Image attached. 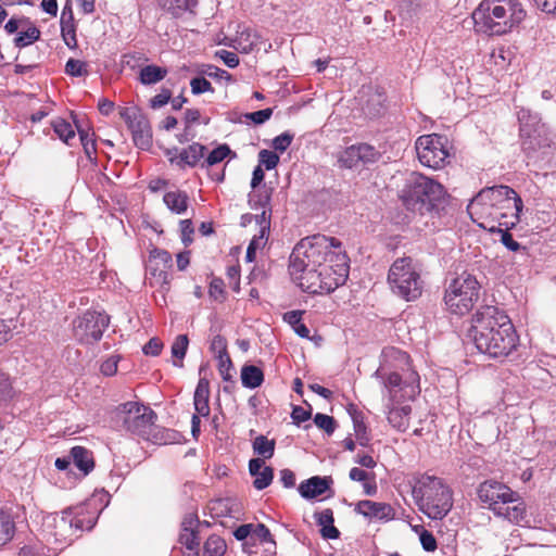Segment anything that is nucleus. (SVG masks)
I'll list each match as a JSON object with an SVG mask.
<instances>
[{
    "label": "nucleus",
    "mask_w": 556,
    "mask_h": 556,
    "mask_svg": "<svg viewBox=\"0 0 556 556\" xmlns=\"http://www.w3.org/2000/svg\"><path fill=\"white\" fill-rule=\"evenodd\" d=\"M349 257L334 237L314 235L300 240L290 255L292 280L312 294L330 293L349 277Z\"/></svg>",
    "instance_id": "nucleus-1"
},
{
    "label": "nucleus",
    "mask_w": 556,
    "mask_h": 556,
    "mask_svg": "<svg viewBox=\"0 0 556 556\" xmlns=\"http://www.w3.org/2000/svg\"><path fill=\"white\" fill-rule=\"evenodd\" d=\"M469 337L476 348L492 358H505L517 350L519 336L508 315L485 305L472 315Z\"/></svg>",
    "instance_id": "nucleus-2"
},
{
    "label": "nucleus",
    "mask_w": 556,
    "mask_h": 556,
    "mask_svg": "<svg viewBox=\"0 0 556 556\" xmlns=\"http://www.w3.org/2000/svg\"><path fill=\"white\" fill-rule=\"evenodd\" d=\"M522 208L519 194L504 185L482 189L467 206L472 222L490 232L515 227Z\"/></svg>",
    "instance_id": "nucleus-3"
},
{
    "label": "nucleus",
    "mask_w": 556,
    "mask_h": 556,
    "mask_svg": "<svg viewBox=\"0 0 556 556\" xmlns=\"http://www.w3.org/2000/svg\"><path fill=\"white\" fill-rule=\"evenodd\" d=\"M527 17L519 0H482L472 13L476 26L491 36L511 33Z\"/></svg>",
    "instance_id": "nucleus-4"
},
{
    "label": "nucleus",
    "mask_w": 556,
    "mask_h": 556,
    "mask_svg": "<svg viewBox=\"0 0 556 556\" xmlns=\"http://www.w3.org/2000/svg\"><path fill=\"white\" fill-rule=\"evenodd\" d=\"M444 195L445 190L440 182L424 174L413 172L406 179L399 197L408 211L424 215L432 212Z\"/></svg>",
    "instance_id": "nucleus-5"
},
{
    "label": "nucleus",
    "mask_w": 556,
    "mask_h": 556,
    "mask_svg": "<svg viewBox=\"0 0 556 556\" xmlns=\"http://www.w3.org/2000/svg\"><path fill=\"white\" fill-rule=\"evenodd\" d=\"M420 510L431 519H442L452 508V492L441 478L424 475L414 489Z\"/></svg>",
    "instance_id": "nucleus-6"
},
{
    "label": "nucleus",
    "mask_w": 556,
    "mask_h": 556,
    "mask_svg": "<svg viewBox=\"0 0 556 556\" xmlns=\"http://www.w3.org/2000/svg\"><path fill=\"white\" fill-rule=\"evenodd\" d=\"M387 281L393 294L404 301H415L422 294L421 270L409 256L396 258L391 264Z\"/></svg>",
    "instance_id": "nucleus-7"
},
{
    "label": "nucleus",
    "mask_w": 556,
    "mask_h": 556,
    "mask_svg": "<svg viewBox=\"0 0 556 556\" xmlns=\"http://www.w3.org/2000/svg\"><path fill=\"white\" fill-rule=\"evenodd\" d=\"M481 283L477 277L468 271H463L455 277L444 292L446 309L455 315L468 314L480 299Z\"/></svg>",
    "instance_id": "nucleus-8"
},
{
    "label": "nucleus",
    "mask_w": 556,
    "mask_h": 556,
    "mask_svg": "<svg viewBox=\"0 0 556 556\" xmlns=\"http://www.w3.org/2000/svg\"><path fill=\"white\" fill-rule=\"evenodd\" d=\"M376 376L382 379L383 388L391 404L414 400L420 392L419 375L416 370L386 371L378 369Z\"/></svg>",
    "instance_id": "nucleus-9"
},
{
    "label": "nucleus",
    "mask_w": 556,
    "mask_h": 556,
    "mask_svg": "<svg viewBox=\"0 0 556 556\" xmlns=\"http://www.w3.org/2000/svg\"><path fill=\"white\" fill-rule=\"evenodd\" d=\"M417 157L421 165L441 169L450 164L451 146L446 136L428 134L419 136L415 142Z\"/></svg>",
    "instance_id": "nucleus-10"
},
{
    "label": "nucleus",
    "mask_w": 556,
    "mask_h": 556,
    "mask_svg": "<svg viewBox=\"0 0 556 556\" xmlns=\"http://www.w3.org/2000/svg\"><path fill=\"white\" fill-rule=\"evenodd\" d=\"M116 416L126 431L142 438L150 434L157 419L156 413L151 407L136 401L118 405Z\"/></svg>",
    "instance_id": "nucleus-11"
},
{
    "label": "nucleus",
    "mask_w": 556,
    "mask_h": 556,
    "mask_svg": "<svg viewBox=\"0 0 556 556\" xmlns=\"http://www.w3.org/2000/svg\"><path fill=\"white\" fill-rule=\"evenodd\" d=\"M110 325V317L97 311H86L73 320V333L81 344H93L101 340Z\"/></svg>",
    "instance_id": "nucleus-12"
},
{
    "label": "nucleus",
    "mask_w": 556,
    "mask_h": 556,
    "mask_svg": "<svg viewBox=\"0 0 556 556\" xmlns=\"http://www.w3.org/2000/svg\"><path fill=\"white\" fill-rule=\"evenodd\" d=\"M173 268L172 255L162 249H153L150 252L146 270L151 287H160L167 291L170 285V269Z\"/></svg>",
    "instance_id": "nucleus-13"
},
{
    "label": "nucleus",
    "mask_w": 556,
    "mask_h": 556,
    "mask_svg": "<svg viewBox=\"0 0 556 556\" xmlns=\"http://www.w3.org/2000/svg\"><path fill=\"white\" fill-rule=\"evenodd\" d=\"M121 118L131 131L134 143L147 150L152 144V129L149 119L136 106H125L119 110Z\"/></svg>",
    "instance_id": "nucleus-14"
},
{
    "label": "nucleus",
    "mask_w": 556,
    "mask_h": 556,
    "mask_svg": "<svg viewBox=\"0 0 556 556\" xmlns=\"http://www.w3.org/2000/svg\"><path fill=\"white\" fill-rule=\"evenodd\" d=\"M381 153L371 144L362 142L346 147L338 153L337 161L341 168L352 169L361 165L379 161Z\"/></svg>",
    "instance_id": "nucleus-15"
},
{
    "label": "nucleus",
    "mask_w": 556,
    "mask_h": 556,
    "mask_svg": "<svg viewBox=\"0 0 556 556\" xmlns=\"http://www.w3.org/2000/svg\"><path fill=\"white\" fill-rule=\"evenodd\" d=\"M477 494L481 503L494 514L495 511H500L502 503L505 502L508 496H515V491L500 481L485 480L480 483Z\"/></svg>",
    "instance_id": "nucleus-16"
},
{
    "label": "nucleus",
    "mask_w": 556,
    "mask_h": 556,
    "mask_svg": "<svg viewBox=\"0 0 556 556\" xmlns=\"http://www.w3.org/2000/svg\"><path fill=\"white\" fill-rule=\"evenodd\" d=\"M71 510L52 514L45 518L43 530L55 543L66 544L73 541Z\"/></svg>",
    "instance_id": "nucleus-17"
},
{
    "label": "nucleus",
    "mask_w": 556,
    "mask_h": 556,
    "mask_svg": "<svg viewBox=\"0 0 556 556\" xmlns=\"http://www.w3.org/2000/svg\"><path fill=\"white\" fill-rule=\"evenodd\" d=\"M206 151L207 149L205 146L199 142H193L179 152L177 149L167 150L166 156L172 165H175L180 169H185L186 167L193 168L198 165L201 166Z\"/></svg>",
    "instance_id": "nucleus-18"
},
{
    "label": "nucleus",
    "mask_w": 556,
    "mask_h": 556,
    "mask_svg": "<svg viewBox=\"0 0 556 556\" xmlns=\"http://www.w3.org/2000/svg\"><path fill=\"white\" fill-rule=\"evenodd\" d=\"M494 516L508 521L511 525L522 526L527 522V506L522 497L515 491V496H508L502 503L500 511H495Z\"/></svg>",
    "instance_id": "nucleus-19"
},
{
    "label": "nucleus",
    "mask_w": 556,
    "mask_h": 556,
    "mask_svg": "<svg viewBox=\"0 0 556 556\" xmlns=\"http://www.w3.org/2000/svg\"><path fill=\"white\" fill-rule=\"evenodd\" d=\"M355 511L370 520H391L395 515L394 509L390 504L369 500L359 501L355 506Z\"/></svg>",
    "instance_id": "nucleus-20"
},
{
    "label": "nucleus",
    "mask_w": 556,
    "mask_h": 556,
    "mask_svg": "<svg viewBox=\"0 0 556 556\" xmlns=\"http://www.w3.org/2000/svg\"><path fill=\"white\" fill-rule=\"evenodd\" d=\"M249 472L251 476L255 477L253 486L256 490H264L273 482L274 469L269 466H265V462L261 457L250 459Z\"/></svg>",
    "instance_id": "nucleus-21"
},
{
    "label": "nucleus",
    "mask_w": 556,
    "mask_h": 556,
    "mask_svg": "<svg viewBox=\"0 0 556 556\" xmlns=\"http://www.w3.org/2000/svg\"><path fill=\"white\" fill-rule=\"evenodd\" d=\"M61 36L70 49L77 48L76 24L72 5L66 3L61 13Z\"/></svg>",
    "instance_id": "nucleus-22"
},
{
    "label": "nucleus",
    "mask_w": 556,
    "mask_h": 556,
    "mask_svg": "<svg viewBox=\"0 0 556 556\" xmlns=\"http://www.w3.org/2000/svg\"><path fill=\"white\" fill-rule=\"evenodd\" d=\"M267 40L255 30L244 29L238 33L233 40V48L241 53H250L260 50L261 46H265Z\"/></svg>",
    "instance_id": "nucleus-23"
},
{
    "label": "nucleus",
    "mask_w": 556,
    "mask_h": 556,
    "mask_svg": "<svg viewBox=\"0 0 556 556\" xmlns=\"http://www.w3.org/2000/svg\"><path fill=\"white\" fill-rule=\"evenodd\" d=\"M210 381L202 377L199 379L194 396L193 404L194 409L200 416H207L210 414Z\"/></svg>",
    "instance_id": "nucleus-24"
},
{
    "label": "nucleus",
    "mask_w": 556,
    "mask_h": 556,
    "mask_svg": "<svg viewBox=\"0 0 556 556\" xmlns=\"http://www.w3.org/2000/svg\"><path fill=\"white\" fill-rule=\"evenodd\" d=\"M382 356L384 362L390 364L395 369H400L401 371L414 370L410 366V356L397 348H384L382 351Z\"/></svg>",
    "instance_id": "nucleus-25"
},
{
    "label": "nucleus",
    "mask_w": 556,
    "mask_h": 556,
    "mask_svg": "<svg viewBox=\"0 0 556 556\" xmlns=\"http://www.w3.org/2000/svg\"><path fill=\"white\" fill-rule=\"evenodd\" d=\"M163 202L172 213L181 215L188 210L189 197L182 190L168 191L163 195Z\"/></svg>",
    "instance_id": "nucleus-26"
},
{
    "label": "nucleus",
    "mask_w": 556,
    "mask_h": 556,
    "mask_svg": "<svg viewBox=\"0 0 556 556\" xmlns=\"http://www.w3.org/2000/svg\"><path fill=\"white\" fill-rule=\"evenodd\" d=\"M316 521L320 526V534L324 539L336 540L340 536V531L334 527L333 511L326 508L315 514Z\"/></svg>",
    "instance_id": "nucleus-27"
},
{
    "label": "nucleus",
    "mask_w": 556,
    "mask_h": 556,
    "mask_svg": "<svg viewBox=\"0 0 556 556\" xmlns=\"http://www.w3.org/2000/svg\"><path fill=\"white\" fill-rule=\"evenodd\" d=\"M156 3L173 17H180L186 12H192L198 0H156Z\"/></svg>",
    "instance_id": "nucleus-28"
},
{
    "label": "nucleus",
    "mask_w": 556,
    "mask_h": 556,
    "mask_svg": "<svg viewBox=\"0 0 556 556\" xmlns=\"http://www.w3.org/2000/svg\"><path fill=\"white\" fill-rule=\"evenodd\" d=\"M328 488V481L325 478L315 476L302 482L299 485V492L305 498H314L324 494Z\"/></svg>",
    "instance_id": "nucleus-29"
},
{
    "label": "nucleus",
    "mask_w": 556,
    "mask_h": 556,
    "mask_svg": "<svg viewBox=\"0 0 556 556\" xmlns=\"http://www.w3.org/2000/svg\"><path fill=\"white\" fill-rule=\"evenodd\" d=\"M389 407L388 420L390 425L399 431H405L409 426V415L412 413V407L409 405H404L401 407L394 406Z\"/></svg>",
    "instance_id": "nucleus-30"
},
{
    "label": "nucleus",
    "mask_w": 556,
    "mask_h": 556,
    "mask_svg": "<svg viewBox=\"0 0 556 556\" xmlns=\"http://www.w3.org/2000/svg\"><path fill=\"white\" fill-rule=\"evenodd\" d=\"M349 477L353 481L363 483L364 493L366 495L372 496L377 493L378 486L375 480V473H369L364 469L353 467L349 472Z\"/></svg>",
    "instance_id": "nucleus-31"
},
{
    "label": "nucleus",
    "mask_w": 556,
    "mask_h": 556,
    "mask_svg": "<svg viewBox=\"0 0 556 556\" xmlns=\"http://www.w3.org/2000/svg\"><path fill=\"white\" fill-rule=\"evenodd\" d=\"M71 456L78 469L85 473L90 472L94 467L92 453L84 446H74L71 450Z\"/></svg>",
    "instance_id": "nucleus-32"
},
{
    "label": "nucleus",
    "mask_w": 556,
    "mask_h": 556,
    "mask_svg": "<svg viewBox=\"0 0 556 556\" xmlns=\"http://www.w3.org/2000/svg\"><path fill=\"white\" fill-rule=\"evenodd\" d=\"M40 29L28 21L22 30L14 38V45L17 48H25L40 39Z\"/></svg>",
    "instance_id": "nucleus-33"
},
{
    "label": "nucleus",
    "mask_w": 556,
    "mask_h": 556,
    "mask_svg": "<svg viewBox=\"0 0 556 556\" xmlns=\"http://www.w3.org/2000/svg\"><path fill=\"white\" fill-rule=\"evenodd\" d=\"M255 217L256 220L260 223V231L252 238L249 247L257 251L263 249L268 241L270 223L266 218V211H263L260 215H256Z\"/></svg>",
    "instance_id": "nucleus-34"
},
{
    "label": "nucleus",
    "mask_w": 556,
    "mask_h": 556,
    "mask_svg": "<svg viewBox=\"0 0 556 556\" xmlns=\"http://www.w3.org/2000/svg\"><path fill=\"white\" fill-rule=\"evenodd\" d=\"M241 381L245 388H258L264 381V372L257 366L244 365L241 369Z\"/></svg>",
    "instance_id": "nucleus-35"
},
{
    "label": "nucleus",
    "mask_w": 556,
    "mask_h": 556,
    "mask_svg": "<svg viewBox=\"0 0 556 556\" xmlns=\"http://www.w3.org/2000/svg\"><path fill=\"white\" fill-rule=\"evenodd\" d=\"M15 533V522L10 510L0 508V545L11 541Z\"/></svg>",
    "instance_id": "nucleus-36"
},
{
    "label": "nucleus",
    "mask_w": 556,
    "mask_h": 556,
    "mask_svg": "<svg viewBox=\"0 0 556 556\" xmlns=\"http://www.w3.org/2000/svg\"><path fill=\"white\" fill-rule=\"evenodd\" d=\"M167 75V70L157 65H146L139 72V80L143 85H153L163 80Z\"/></svg>",
    "instance_id": "nucleus-37"
},
{
    "label": "nucleus",
    "mask_w": 556,
    "mask_h": 556,
    "mask_svg": "<svg viewBox=\"0 0 556 556\" xmlns=\"http://www.w3.org/2000/svg\"><path fill=\"white\" fill-rule=\"evenodd\" d=\"M51 126L55 135L67 146H72V141L76 137L74 127L70 122L62 117H58L51 122Z\"/></svg>",
    "instance_id": "nucleus-38"
},
{
    "label": "nucleus",
    "mask_w": 556,
    "mask_h": 556,
    "mask_svg": "<svg viewBox=\"0 0 556 556\" xmlns=\"http://www.w3.org/2000/svg\"><path fill=\"white\" fill-rule=\"evenodd\" d=\"M276 441L268 439L265 435H257L252 443L254 454L258 455L262 459H269L274 456Z\"/></svg>",
    "instance_id": "nucleus-39"
},
{
    "label": "nucleus",
    "mask_w": 556,
    "mask_h": 556,
    "mask_svg": "<svg viewBox=\"0 0 556 556\" xmlns=\"http://www.w3.org/2000/svg\"><path fill=\"white\" fill-rule=\"evenodd\" d=\"M304 311H289L283 314V320L288 323L293 331L301 338L309 337V329L302 323Z\"/></svg>",
    "instance_id": "nucleus-40"
},
{
    "label": "nucleus",
    "mask_w": 556,
    "mask_h": 556,
    "mask_svg": "<svg viewBox=\"0 0 556 556\" xmlns=\"http://www.w3.org/2000/svg\"><path fill=\"white\" fill-rule=\"evenodd\" d=\"M189 345V339L187 334H179L175 338L170 351L172 355L175 358L173 364L176 367H182L184 366V358L186 356L187 350Z\"/></svg>",
    "instance_id": "nucleus-41"
},
{
    "label": "nucleus",
    "mask_w": 556,
    "mask_h": 556,
    "mask_svg": "<svg viewBox=\"0 0 556 556\" xmlns=\"http://www.w3.org/2000/svg\"><path fill=\"white\" fill-rule=\"evenodd\" d=\"M232 153L228 144L223 143L212 150L206 157L203 159L201 167H212L216 164L222 163L227 156Z\"/></svg>",
    "instance_id": "nucleus-42"
},
{
    "label": "nucleus",
    "mask_w": 556,
    "mask_h": 556,
    "mask_svg": "<svg viewBox=\"0 0 556 556\" xmlns=\"http://www.w3.org/2000/svg\"><path fill=\"white\" fill-rule=\"evenodd\" d=\"M227 545L224 539L218 535H211L204 543V555L206 556H223L226 552Z\"/></svg>",
    "instance_id": "nucleus-43"
},
{
    "label": "nucleus",
    "mask_w": 556,
    "mask_h": 556,
    "mask_svg": "<svg viewBox=\"0 0 556 556\" xmlns=\"http://www.w3.org/2000/svg\"><path fill=\"white\" fill-rule=\"evenodd\" d=\"M179 542L186 549H199L200 539L198 532L185 527L179 535Z\"/></svg>",
    "instance_id": "nucleus-44"
},
{
    "label": "nucleus",
    "mask_w": 556,
    "mask_h": 556,
    "mask_svg": "<svg viewBox=\"0 0 556 556\" xmlns=\"http://www.w3.org/2000/svg\"><path fill=\"white\" fill-rule=\"evenodd\" d=\"M210 296L219 303H223L226 300V291L225 283L220 278H213L210 282L208 287Z\"/></svg>",
    "instance_id": "nucleus-45"
},
{
    "label": "nucleus",
    "mask_w": 556,
    "mask_h": 556,
    "mask_svg": "<svg viewBox=\"0 0 556 556\" xmlns=\"http://www.w3.org/2000/svg\"><path fill=\"white\" fill-rule=\"evenodd\" d=\"M227 346L228 345H227L226 338L222 334H216L213 337V339L211 341L210 350L212 353L215 354L216 358L218 359V358L229 356Z\"/></svg>",
    "instance_id": "nucleus-46"
},
{
    "label": "nucleus",
    "mask_w": 556,
    "mask_h": 556,
    "mask_svg": "<svg viewBox=\"0 0 556 556\" xmlns=\"http://www.w3.org/2000/svg\"><path fill=\"white\" fill-rule=\"evenodd\" d=\"M314 424L323 429L327 434H332L336 430V420L333 417L317 413L314 417Z\"/></svg>",
    "instance_id": "nucleus-47"
},
{
    "label": "nucleus",
    "mask_w": 556,
    "mask_h": 556,
    "mask_svg": "<svg viewBox=\"0 0 556 556\" xmlns=\"http://www.w3.org/2000/svg\"><path fill=\"white\" fill-rule=\"evenodd\" d=\"M65 73L73 77L87 74V64L83 61L70 59L65 64Z\"/></svg>",
    "instance_id": "nucleus-48"
},
{
    "label": "nucleus",
    "mask_w": 556,
    "mask_h": 556,
    "mask_svg": "<svg viewBox=\"0 0 556 556\" xmlns=\"http://www.w3.org/2000/svg\"><path fill=\"white\" fill-rule=\"evenodd\" d=\"M76 127H77V131L79 135V139L84 147V150H85L86 154L90 157L91 154L96 153V151H97L96 141L92 138L93 134L89 135V132L87 130L79 128V126H76Z\"/></svg>",
    "instance_id": "nucleus-49"
},
{
    "label": "nucleus",
    "mask_w": 556,
    "mask_h": 556,
    "mask_svg": "<svg viewBox=\"0 0 556 556\" xmlns=\"http://www.w3.org/2000/svg\"><path fill=\"white\" fill-rule=\"evenodd\" d=\"M258 161L267 170H270L278 165L279 156L275 152L264 149L258 153Z\"/></svg>",
    "instance_id": "nucleus-50"
},
{
    "label": "nucleus",
    "mask_w": 556,
    "mask_h": 556,
    "mask_svg": "<svg viewBox=\"0 0 556 556\" xmlns=\"http://www.w3.org/2000/svg\"><path fill=\"white\" fill-rule=\"evenodd\" d=\"M217 361H218L217 368H218V372H219L222 379L224 381H231L233 365H232L230 356L218 358Z\"/></svg>",
    "instance_id": "nucleus-51"
},
{
    "label": "nucleus",
    "mask_w": 556,
    "mask_h": 556,
    "mask_svg": "<svg viewBox=\"0 0 556 556\" xmlns=\"http://www.w3.org/2000/svg\"><path fill=\"white\" fill-rule=\"evenodd\" d=\"M273 112H274L273 109L267 108V109L255 111L252 113H247L244 115V117H245V119L251 121L255 125H261V124H264L265 122H267L271 117Z\"/></svg>",
    "instance_id": "nucleus-52"
},
{
    "label": "nucleus",
    "mask_w": 556,
    "mask_h": 556,
    "mask_svg": "<svg viewBox=\"0 0 556 556\" xmlns=\"http://www.w3.org/2000/svg\"><path fill=\"white\" fill-rule=\"evenodd\" d=\"M510 228L501 227V230H496L501 233V242L513 252H517L521 249V245L514 240L511 233L509 232Z\"/></svg>",
    "instance_id": "nucleus-53"
},
{
    "label": "nucleus",
    "mask_w": 556,
    "mask_h": 556,
    "mask_svg": "<svg viewBox=\"0 0 556 556\" xmlns=\"http://www.w3.org/2000/svg\"><path fill=\"white\" fill-rule=\"evenodd\" d=\"M191 91L194 94L213 91L211 83L204 77H194L190 81Z\"/></svg>",
    "instance_id": "nucleus-54"
},
{
    "label": "nucleus",
    "mask_w": 556,
    "mask_h": 556,
    "mask_svg": "<svg viewBox=\"0 0 556 556\" xmlns=\"http://www.w3.org/2000/svg\"><path fill=\"white\" fill-rule=\"evenodd\" d=\"M292 140H293L292 134L283 132L274 138L273 148L276 151H279L282 153L290 147V144L292 143Z\"/></svg>",
    "instance_id": "nucleus-55"
},
{
    "label": "nucleus",
    "mask_w": 556,
    "mask_h": 556,
    "mask_svg": "<svg viewBox=\"0 0 556 556\" xmlns=\"http://www.w3.org/2000/svg\"><path fill=\"white\" fill-rule=\"evenodd\" d=\"M181 240L185 245H188L192 242V235L194 233V228L191 219H182L179 223Z\"/></svg>",
    "instance_id": "nucleus-56"
},
{
    "label": "nucleus",
    "mask_w": 556,
    "mask_h": 556,
    "mask_svg": "<svg viewBox=\"0 0 556 556\" xmlns=\"http://www.w3.org/2000/svg\"><path fill=\"white\" fill-rule=\"evenodd\" d=\"M172 98V91L169 89L163 88L160 93L151 98L150 106L152 109H160L167 104Z\"/></svg>",
    "instance_id": "nucleus-57"
},
{
    "label": "nucleus",
    "mask_w": 556,
    "mask_h": 556,
    "mask_svg": "<svg viewBox=\"0 0 556 556\" xmlns=\"http://www.w3.org/2000/svg\"><path fill=\"white\" fill-rule=\"evenodd\" d=\"M215 56L219 58L228 67L235 68L239 65V58L235 52L228 50H218Z\"/></svg>",
    "instance_id": "nucleus-58"
},
{
    "label": "nucleus",
    "mask_w": 556,
    "mask_h": 556,
    "mask_svg": "<svg viewBox=\"0 0 556 556\" xmlns=\"http://www.w3.org/2000/svg\"><path fill=\"white\" fill-rule=\"evenodd\" d=\"M13 394V387L10 377L0 371V400L10 399Z\"/></svg>",
    "instance_id": "nucleus-59"
},
{
    "label": "nucleus",
    "mask_w": 556,
    "mask_h": 556,
    "mask_svg": "<svg viewBox=\"0 0 556 556\" xmlns=\"http://www.w3.org/2000/svg\"><path fill=\"white\" fill-rule=\"evenodd\" d=\"M119 357L118 356H111L104 362H102L100 366V370L104 376L112 377L117 372V365H118Z\"/></svg>",
    "instance_id": "nucleus-60"
},
{
    "label": "nucleus",
    "mask_w": 556,
    "mask_h": 556,
    "mask_svg": "<svg viewBox=\"0 0 556 556\" xmlns=\"http://www.w3.org/2000/svg\"><path fill=\"white\" fill-rule=\"evenodd\" d=\"M163 346V342L160 339L151 338L148 343L144 344L142 351L146 355L159 356Z\"/></svg>",
    "instance_id": "nucleus-61"
},
{
    "label": "nucleus",
    "mask_w": 556,
    "mask_h": 556,
    "mask_svg": "<svg viewBox=\"0 0 556 556\" xmlns=\"http://www.w3.org/2000/svg\"><path fill=\"white\" fill-rule=\"evenodd\" d=\"M420 543L427 552H434L438 547L434 535L428 530H422L420 533Z\"/></svg>",
    "instance_id": "nucleus-62"
},
{
    "label": "nucleus",
    "mask_w": 556,
    "mask_h": 556,
    "mask_svg": "<svg viewBox=\"0 0 556 556\" xmlns=\"http://www.w3.org/2000/svg\"><path fill=\"white\" fill-rule=\"evenodd\" d=\"M312 416V408L305 409L301 406H294L291 413V418L293 419V422L296 425H300L301 422H304L308 420Z\"/></svg>",
    "instance_id": "nucleus-63"
},
{
    "label": "nucleus",
    "mask_w": 556,
    "mask_h": 556,
    "mask_svg": "<svg viewBox=\"0 0 556 556\" xmlns=\"http://www.w3.org/2000/svg\"><path fill=\"white\" fill-rule=\"evenodd\" d=\"M534 4L542 12L556 14V0H533Z\"/></svg>",
    "instance_id": "nucleus-64"
}]
</instances>
